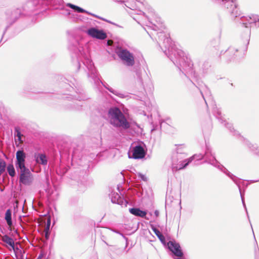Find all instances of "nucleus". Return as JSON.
<instances>
[{
  "label": "nucleus",
  "mask_w": 259,
  "mask_h": 259,
  "mask_svg": "<svg viewBox=\"0 0 259 259\" xmlns=\"http://www.w3.org/2000/svg\"><path fill=\"white\" fill-rule=\"evenodd\" d=\"M158 37V43L160 48L173 62L184 76L186 74H192L194 73L192 60L181 49L176 48L170 40L168 35L163 31L156 33Z\"/></svg>",
  "instance_id": "1"
},
{
  "label": "nucleus",
  "mask_w": 259,
  "mask_h": 259,
  "mask_svg": "<svg viewBox=\"0 0 259 259\" xmlns=\"http://www.w3.org/2000/svg\"><path fill=\"white\" fill-rule=\"evenodd\" d=\"M192 157H194V159H196V160H199L203 158L204 157L206 159V161L209 164L213 165L214 166H215L218 167L219 169H220L222 171H223L224 174H225L227 176H228L238 187L240 195L241 197L242 202V203L245 207V208L246 209V208L245 207V205L244 203V200L243 199L242 194L241 192V190L240 189V186L239 184V180L234 175L232 174L231 172L229 171V170L226 168L223 165L220 164L218 161L215 159L214 157V154L213 153L212 150L211 148L207 147L206 150L205 151V155H203L202 154H195Z\"/></svg>",
  "instance_id": "2"
},
{
  "label": "nucleus",
  "mask_w": 259,
  "mask_h": 259,
  "mask_svg": "<svg viewBox=\"0 0 259 259\" xmlns=\"http://www.w3.org/2000/svg\"><path fill=\"white\" fill-rule=\"evenodd\" d=\"M108 117L110 124L114 127L121 128L124 130L130 127V123L117 107H112L109 109Z\"/></svg>",
  "instance_id": "3"
},
{
  "label": "nucleus",
  "mask_w": 259,
  "mask_h": 259,
  "mask_svg": "<svg viewBox=\"0 0 259 259\" xmlns=\"http://www.w3.org/2000/svg\"><path fill=\"white\" fill-rule=\"evenodd\" d=\"M250 37V30H248L242 37V44L240 46H238V45H236L231 46L228 50H226V55L233 57L234 56H237L239 54H242V53L247 49V46L249 44Z\"/></svg>",
  "instance_id": "4"
},
{
  "label": "nucleus",
  "mask_w": 259,
  "mask_h": 259,
  "mask_svg": "<svg viewBox=\"0 0 259 259\" xmlns=\"http://www.w3.org/2000/svg\"><path fill=\"white\" fill-rule=\"evenodd\" d=\"M115 53L123 64L126 66H133L135 63V57L133 53L121 47H117Z\"/></svg>",
  "instance_id": "5"
},
{
  "label": "nucleus",
  "mask_w": 259,
  "mask_h": 259,
  "mask_svg": "<svg viewBox=\"0 0 259 259\" xmlns=\"http://www.w3.org/2000/svg\"><path fill=\"white\" fill-rule=\"evenodd\" d=\"M179 153L178 152L174 154L172 158L171 168L173 171L182 169L186 167L194 159V157H191L188 159L184 160L179 161Z\"/></svg>",
  "instance_id": "6"
},
{
  "label": "nucleus",
  "mask_w": 259,
  "mask_h": 259,
  "mask_svg": "<svg viewBox=\"0 0 259 259\" xmlns=\"http://www.w3.org/2000/svg\"><path fill=\"white\" fill-rule=\"evenodd\" d=\"M213 3L220 5L227 9L233 16L238 14L236 0H211Z\"/></svg>",
  "instance_id": "7"
},
{
  "label": "nucleus",
  "mask_w": 259,
  "mask_h": 259,
  "mask_svg": "<svg viewBox=\"0 0 259 259\" xmlns=\"http://www.w3.org/2000/svg\"><path fill=\"white\" fill-rule=\"evenodd\" d=\"M20 176L19 182L24 185H30L33 181L32 174L28 168L19 170Z\"/></svg>",
  "instance_id": "8"
},
{
  "label": "nucleus",
  "mask_w": 259,
  "mask_h": 259,
  "mask_svg": "<svg viewBox=\"0 0 259 259\" xmlns=\"http://www.w3.org/2000/svg\"><path fill=\"white\" fill-rule=\"evenodd\" d=\"M243 21L245 22H243L242 25L246 28L253 26L259 28V16L257 15L251 14L245 17Z\"/></svg>",
  "instance_id": "9"
},
{
  "label": "nucleus",
  "mask_w": 259,
  "mask_h": 259,
  "mask_svg": "<svg viewBox=\"0 0 259 259\" xmlns=\"http://www.w3.org/2000/svg\"><path fill=\"white\" fill-rule=\"evenodd\" d=\"M15 165L18 170L27 168L25 166L26 154L23 150H18L16 153Z\"/></svg>",
  "instance_id": "10"
},
{
  "label": "nucleus",
  "mask_w": 259,
  "mask_h": 259,
  "mask_svg": "<svg viewBox=\"0 0 259 259\" xmlns=\"http://www.w3.org/2000/svg\"><path fill=\"white\" fill-rule=\"evenodd\" d=\"M168 248L170 250L177 258H183V252L181 249L180 244L175 241H169L167 243Z\"/></svg>",
  "instance_id": "11"
},
{
  "label": "nucleus",
  "mask_w": 259,
  "mask_h": 259,
  "mask_svg": "<svg viewBox=\"0 0 259 259\" xmlns=\"http://www.w3.org/2000/svg\"><path fill=\"white\" fill-rule=\"evenodd\" d=\"M87 33L92 37L98 39L103 40L107 37L106 33L103 30H99L94 27L89 28Z\"/></svg>",
  "instance_id": "12"
},
{
  "label": "nucleus",
  "mask_w": 259,
  "mask_h": 259,
  "mask_svg": "<svg viewBox=\"0 0 259 259\" xmlns=\"http://www.w3.org/2000/svg\"><path fill=\"white\" fill-rule=\"evenodd\" d=\"M111 198V202L113 203L117 204L122 206L126 207L127 201L124 199L123 197H121L117 193L113 192L111 193L110 195Z\"/></svg>",
  "instance_id": "13"
},
{
  "label": "nucleus",
  "mask_w": 259,
  "mask_h": 259,
  "mask_svg": "<svg viewBox=\"0 0 259 259\" xmlns=\"http://www.w3.org/2000/svg\"><path fill=\"white\" fill-rule=\"evenodd\" d=\"M145 156V152L141 145H137L133 147L132 157L128 156L129 158H133L135 159L143 158Z\"/></svg>",
  "instance_id": "14"
},
{
  "label": "nucleus",
  "mask_w": 259,
  "mask_h": 259,
  "mask_svg": "<svg viewBox=\"0 0 259 259\" xmlns=\"http://www.w3.org/2000/svg\"><path fill=\"white\" fill-rule=\"evenodd\" d=\"M213 112L216 118H218L219 120L221 121L222 123L223 122H225V126H226L231 132H232V130H234L232 124L223 119V118L221 115V112L220 110L217 107H215L213 109Z\"/></svg>",
  "instance_id": "15"
},
{
  "label": "nucleus",
  "mask_w": 259,
  "mask_h": 259,
  "mask_svg": "<svg viewBox=\"0 0 259 259\" xmlns=\"http://www.w3.org/2000/svg\"><path fill=\"white\" fill-rule=\"evenodd\" d=\"M240 140L244 142V144L248 146L250 150L256 155L259 156V148L256 144H252L243 137H240Z\"/></svg>",
  "instance_id": "16"
},
{
  "label": "nucleus",
  "mask_w": 259,
  "mask_h": 259,
  "mask_svg": "<svg viewBox=\"0 0 259 259\" xmlns=\"http://www.w3.org/2000/svg\"><path fill=\"white\" fill-rule=\"evenodd\" d=\"M129 211L131 214L141 218H144L147 214L145 211L142 210L139 208H131L129 209Z\"/></svg>",
  "instance_id": "17"
},
{
  "label": "nucleus",
  "mask_w": 259,
  "mask_h": 259,
  "mask_svg": "<svg viewBox=\"0 0 259 259\" xmlns=\"http://www.w3.org/2000/svg\"><path fill=\"white\" fill-rule=\"evenodd\" d=\"M66 6L70 7V8L75 10L78 13H88V14H89L91 15H92L93 16H96V15L93 14L91 13H90V12H88L87 11H86L85 10H84L78 6H77L76 5H73L72 4L67 3L66 4Z\"/></svg>",
  "instance_id": "18"
},
{
  "label": "nucleus",
  "mask_w": 259,
  "mask_h": 259,
  "mask_svg": "<svg viewBox=\"0 0 259 259\" xmlns=\"http://www.w3.org/2000/svg\"><path fill=\"white\" fill-rule=\"evenodd\" d=\"M34 157L35 158V161L37 163L41 164L42 165H46L47 164V159L45 154H35Z\"/></svg>",
  "instance_id": "19"
},
{
  "label": "nucleus",
  "mask_w": 259,
  "mask_h": 259,
  "mask_svg": "<svg viewBox=\"0 0 259 259\" xmlns=\"http://www.w3.org/2000/svg\"><path fill=\"white\" fill-rule=\"evenodd\" d=\"M200 92L201 93V94L205 100V103H206L205 99V96H210V91L209 89L208 88V87L206 85H203L202 87H201L200 88H199Z\"/></svg>",
  "instance_id": "20"
},
{
  "label": "nucleus",
  "mask_w": 259,
  "mask_h": 259,
  "mask_svg": "<svg viewBox=\"0 0 259 259\" xmlns=\"http://www.w3.org/2000/svg\"><path fill=\"white\" fill-rule=\"evenodd\" d=\"M147 19L149 20V22L147 24V26L151 28L154 31L156 32L158 30H161L163 26L161 24L157 23V24H156L155 23H153L150 20H149V18H147Z\"/></svg>",
  "instance_id": "21"
},
{
  "label": "nucleus",
  "mask_w": 259,
  "mask_h": 259,
  "mask_svg": "<svg viewBox=\"0 0 259 259\" xmlns=\"http://www.w3.org/2000/svg\"><path fill=\"white\" fill-rule=\"evenodd\" d=\"M151 229L154 232L156 236L158 238L162 243H164L165 238L161 232L153 225L151 226Z\"/></svg>",
  "instance_id": "22"
},
{
  "label": "nucleus",
  "mask_w": 259,
  "mask_h": 259,
  "mask_svg": "<svg viewBox=\"0 0 259 259\" xmlns=\"http://www.w3.org/2000/svg\"><path fill=\"white\" fill-rule=\"evenodd\" d=\"M2 240L3 242L9 244L11 247L14 249L15 243L13 239L12 238H11L7 235H5L2 237Z\"/></svg>",
  "instance_id": "23"
},
{
  "label": "nucleus",
  "mask_w": 259,
  "mask_h": 259,
  "mask_svg": "<svg viewBox=\"0 0 259 259\" xmlns=\"http://www.w3.org/2000/svg\"><path fill=\"white\" fill-rule=\"evenodd\" d=\"M20 14V10L17 9L12 13L11 16L9 18V21L11 23H14L19 17Z\"/></svg>",
  "instance_id": "24"
},
{
  "label": "nucleus",
  "mask_w": 259,
  "mask_h": 259,
  "mask_svg": "<svg viewBox=\"0 0 259 259\" xmlns=\"http://www.w3.org/2000/svg\"><path fill=\"white\" fill-rule=\"evenodd\" d=\"M5 219L8 226L10 227L12 226L13 224L12 221V212L10 209L7 210L5 213Z\"/></svg>",
  "instance_id": "25"
},
{
  "label": "nucleus",
  "mask_w": 259,
  "mask_h": 259,
  "mask_svg": "<svg viewBox=\"0 0 259 259\" xmlns=\"http://www.w3.org/2000/svg\"><path fill=\"white\" fill-rule=\"evenodd\" d=\"M137 3V0H127L125 5L131 10H135L138 7Z\"/></svg>",
  "instance_id": "26"
},
{
  "label": "nucleus",
  "mask_w": 259,
  "mask_h": 259,
  "mask_svg": "<svg viewBox=\"0 0 259 259\" xmlns=\"http://www.w3.org/2000/svg\"><path fill=\"white\" fill-rule=\"evenodd\" d=\"M7 169L9 175L11 177H14L15 176V169L14 165L12 164H9L7 167Z\"/></svg>",
  "instance_id": "27"
},
{
  "label": "nucleus",
  "mask_w": 259,
  "mask_h": 259,
  "mask_svg": "<svg viewBox=\"0 0 259 259\" xmlns=\"http://www.w3.org/2000/svg\"><path fill=\"white\" fill-rule=\"evenodd\" d=\"M14 136L18 138V140L21 142V137L22 135L21 133L20 128L19 126H16L14 128Z\"/></svg>",
  "instance_id": "28"
},
{
  "label": "nucleus",
  "mask_w": 259,
  "mask_h": 259,
  "mask_svg": "<svg viewBox=\"0 0 259 259\" xmlns=\"http://www.w3.org/2000/svg\"><path fill=\"white\" fill-rule=\"evenodd\" d=\"M108 90L110 92L112 93L114 95L117 96V97L120 98H125L126 97V96L125 94L121 93L118 91L114 90L113 89H108Z\"/></svg>",
  "instance_id": "29"
},
{
  "label": "nucleus",
  "mask_w": 259,
  "mask_h": 259,
  "mask_svg": "<svg viewBox=\"0 0 259 259\" xmlns=\"http://www.w3.org/2000/svg\"><path fill=\"white\" fill-rule=\"evenodd\" d=\"M6 163L3 159L0 158V176L5 171Z\"/></svg>",
  "instance_id": "30"
},
{
  "label": "nucleus",
  "mask_w": 259,
  "mask_h": 259,
  "mask_svg": "<svg viewBox=\"0 0 259 259\" xmlns=\"http://www.w3.org/2000/svg\"><path fill=\"white\" fill-rule=\"evenodd\" d=\"M136 77L137 78L138 82L141 85H143V79H142V77L141 72L140 71H138V70L136 71Z\"/></svg>",
  "instance_id": "31"
},
{
  "label": "nucleus",
  "mask_w": 259,
  "mask_h": 259,
  "mask_svg": "<svg viewBox=\"0 0 259 259\" xmlns=\"http://www.w3.org/2000/svg\"><path fill=\"white\" fill-rule=\"evenodd\" d=\"M51 223V219L50 217L47 218V224L45 230L50 231V227Z\"/></svg>",
  "instance_id": "32"
},
{
  "label": "nucleus",
  "mask_w": 259,
  "mask_h": 259,
  "mask_svg": "<svg viewBox=\"0 0 259 259\" xmlns=\"http://www.w3.org/2000/svg\"><path fill=\"white\" fill-rule=\"evenodd\" d=\"M138 177L140 179H141L142 180H143V181H145V182H146L148 180L147 177L145 175H144L142 173H140V172H139L138 174Z\"/></svg>",
  "instance_id": "33"
},
{
  "label": "nucleus",
  "mask_w": 259,
  "mask_h": 259,
  "mask_svg": "<svg viewBox=\"0 0 259 259\" xmlns=\"http://www.w3.org/2000/svg\"><path fill=\"white\" fill-rule=\"evenodd\" d=\"M45 237L47 239H48L50 237V231L45 230Z\"/></svg>",
  "instance_id": "34"
},
{
  "label": "nucleus",
  "mask_w": 259,
  "mask_h": 259,
  "mask_svg": "<svg viewBox=\"0 0 259 259\" xmlns=\"http://www.w3.org/2000/svg\"><path fill=\"white\" fill-rule=\"evenodd\" d=\"M100 82L103 84V86H104L106 89H107V90H108V89H111V88L108 87V84H107V83L104 84V83H103L101 81H100Z\"/></svg>",
  "instance_id": "35"
},
{
  "label": "nucleus",
  "mask_w": 259,
  "mask_h": 259,
  "mask_svg": "<svg viewBox=\"0 0 259 259\" xmlns=\"http://www.w3.org/2000/svg\"><path fill=\"white\" fill-rule=\"evenodd\" d=\"M259 182V179L250 180V183H255V182Z\"/></svg>",
  "instance_id": "36"
},
{
  "label": "nucleus",
  "mask_w": 259,
  "mask_h": 259,
  "mask_svg": "<svg viewBox=\"0 0 259 259\" xmlns=\"http://www.w3.org/2000/svg\"><path fill=\"white\" fill-rule=\"evenodd\" d=\"M154 213H155V214L156 216H157V215H158V214H159V212H158V210H155V211H154Z\"/></svg>",
  "instance_id": "37"
},
{
  "label": "nucleus",
  "mask_w": 259,
  "mask_h": 259,
  "mask_svg": "<svg viewBox=\"0 0 259 259\" xmlns=\"http://www.w3.org/2000/svg\"><path fill=\"white\" fill-rule=\"evenodd\" d=\"M94 76L95 77V80H96V79L97 80H99V78L97 77V76H96V75L95 74H94Z\"/></svg>",
  "instance_id": "38"
},
{
  "label": "nucleus",
  "mask_w": 259,
  "mask_h": 259,
  "mask_svg": "<svg viewBox=\"0 0 259 259\" xmlns=\"http://www.w3.org/2000/svg\"><path fill=\"white\" fill-rule=\"evenodd\" d=\"M8 26H7V27L6 28V29H5V31H4V33H3V36H4V35L5 34V33H6V31L7 29V28H8Z\"/></svg>",
  "instance_id": "39"
},
{
  "label": "nucleus",
  "mask_w": 259,
  "mask_h": 259,
  "mask_svg": "<svg viewBox=\"0 0 259 259\" xmlns=\"http://www.w3.org/2000/svg\"><path fill=\"white\" fill-rule=\"evenodd\" d=\"M255 259H259V254L258 255H255Z\"/></svg>",
  "instance_id": "40"
},
{
  "label": "nucleus",
  "mask_w": 259,
  "mask_h": 259,
  "mask_svg": "<svg viewBox=\"0 0 259 259\" xmlns=\"http://www.w3.org/2000/svg\"><path fill=\"white\" fill-rule=\"evenodd\" d=\"M96 16H95L96 17H98V16L97 15H96ZM98 18L101 19V17H98Z\"/></svg>",
  "instance_id": "41"
},
{
  "label": "nucleus",
  "mask_w": 259,
  "mask_h": 259,
  "mask_svg": "<svg viewBox=\"0 0 259 259\" xmlns=\"http://www.w3.org/2000/svg\"><path fill=\"white\" fill-rule=\"evenodd\" d=\"M96 16H95L96 17H98V16L97 15H96ZM98 18L101 19V17H98Z\"/></svg>",
  "instance_id": "42"
},
{
  "label": "nucleus",
  "mask_w": 259,
  "mask_h": 259,
  "mask_svg": "<svg viewBox=\"0 0 259 259\" xmlns=\"http://www.w3.org/2000/svg\"><path fill=\"white\" fill-rule=\"evenodd\" d=\"M234 133H235V134H237V133H236V132L235 130H234Z\"/></svg>",
  "instance_id": "43"
},
{
  "label": "nucleus",
  "mask_w": 259,
  "mask_h": 259,
  "mask_svg": "<svg viewBox=\"0 0 259 259\" xmlns=\"http://www.w3.org/2000/svg\"><path fill=\"white\" fill-rule=\"evenodd\" d=\"M180 154H185L184 153H182L181 152H180Z\"/></svg>",
  "instance_id": "44"
},
{
  "label": "nucleus",
  "mask_w": 259,
  "mask_h": 259,
  "mask_svg": "<svg viewBox=\"0 0 259 259\" xmlns=\"http://www.w3.org/2000/svg\"><path fill=\"white\" fill-rule=\"evenodd\" d=\"M119 234V233H118ZM120 235H121V236H123V234L120 233Z\"/></svg>",
  "instance_id": "45"
}]
</instances>
